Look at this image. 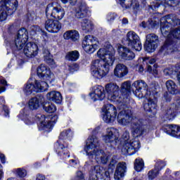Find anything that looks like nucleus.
Wrapping results in <instances>:
<instances>
[{"label":"nucleus","mask_w":180,"mask_h":180,"mask_svg":"<svg viewBox=\"0 0 180 180\" xmlns=\"http://www.w3.org/2000/svg\"><path fill=\"white\" fill-rule=\"evenodd\" d=\"M103 120L105 123H113L117 119L120 126H127L132 122L131 134L134 137H140L144 134L146 121L133 116L131 110L124 108L117 114V109L112 104H107L103 108Z\"/></svg>","instance_id":"f257e3e1"},{"label":"nucleus","mask_w":180,"mask_h":180,"mask_svg":"<svg viewBox=\"0 0 180 180\" xmlns=\"http://www.w3.org/2000/svg\"><path fill=\"white\" fill-rule=\"evenodd\" d=\"M116 52L113 47L101 48L96 53L100 59H95L91 61V74L94 78L101 79L106 77L110 71V67L115 64Z\"/></svg>","instance_id":"f03ea898"},{"label":"nucleus","mask_w":180,"mask_h":180,"mask_svg":"<svg viewBox=\"0 0 180 180\" xmlns=\"http://www.w3.org/2000/svg\"><path fill=\"white\" fill-rule=\"evenodd\" d=\"M160 32L167 38L165 44L162 46L160 51H167L172 47L171 39L180 40V20L175 14H170L160 19Z\"/></svg>","instance_id":"7ed1b4c3"},{"label":"nucleus","mask_w":180,"mask_h":180,"mask_svg":"<svg viewBox=\"0 0 180 180\" xmlns=\"http://www.w3.org/2000/svg\"><path fill=\"white\" fill-rule=\"evenodd\" d=\"M132 86L136 88L135 95L137 98H146L143 108L146 112H152L153 115L157 113V99L154 98V96L151 94V91L148 90V86L143 80L135 81Z\"/></svg>","instance_id":"20e7f679"},{"label":"nucleus","mask_w":180,"mask_h":180,"mask_svg":"<svg viewBox=\"0 0 180 180\" xmlns=\"http://www.w3.org/2000/svg\"><path fill=\"white\" fill-rule=\"evenodd\" d=\"M101 143L96 136H91L86 141L84 151L89 158H95L98 164H107L109 160V155L99 149Z\"/></svg>","instance_id":"39448f33"},{"label":"nucleus","mask_w":180,"mask_h":180,"mask_svg":"<svg viewBox=\"0 0 180 180\" xmlns=\"http://www.w3.org/2000/svg\"><path fill=\"white\" fill-rule=\"evenodd\" d=\"M72 139V131L71 129H66L62 131L59 139L54 145V148L58 155L63 160L70 158V152L68 151V141Z\"/></svg>","instance_id":"423d86ee"},{"label":"nucleus","mask_w":180,"mask_h":180,"mask_svg":"<svg viewBox=\"0 0 180 180\" xmlns=\"http://www.w3.org/2000/svg\"><path fill=\"white\" fill-rule=\"evenodd\" d=\"M122 139L124 141V146L122 148V153L124 154H128V155H133L134 153L139 151L140 150V141L132 139L131 141H129L130 139V133L129 131H125L122 135Z\"/></svg>","instance_id":"0eeeda50"},{"label":"nucleus","mask_w":180,"mask_h":180,"mask_svg":"<svg viewBox=\"0 0 180 180\" xmlns=\"http://www.w3.org/2000/svg\"><path fill=\"white\" fill-rule=\"evenodd\" d=\"M28 39L29 33L27 32V30L21 28L18 30L15 40L8 44L12 50H22L25 47V44L27 42Z\"/></svg>","instance_id":"6e6552de"},{"label":"nucleus","mask_w":180,"mask_h":180,"mask_svg":"<svg viewBox=\"0 0 180 180\" xmlns=\"http://www.w3.org/2000/svg\"><path fill=\"white\" fill-rule=\"evenodd\" d=\"M49 84L46 82H39L36 79L30 78L28 83L24 87V92L26 95H31L33 92H41L46 91Z\"/></svg>","instance_id":"1a4fd4ad"},{"label":"nucleus","mask_w":180,"mask_h":180,"mask_svg":"<svg viewBox=\"0 0 180 180\" xmlns=\"http://www.w3.org/2000/svg\"><path fill=\"white\" fill-rule=\"evenodd\" d=\"M82 46L85 53L94 54V52L96 51L99 47V40L94 36L86 35L82 41Z\"/></svg>","instance_id":"9d476101"},{"label":"nucleus","mask_w":180,"mask_h":180,"mask_svg":"<svg viewBox=\"0 0 180 180\" xmlns=\"http://www.w3.org/2000/svg\"><path fill=\"white\" fill-rule=\"evenodd\" d=\"M46 15L48 19L53 18L56 20H61L65 15V11L60 6H57L56 4H49L46 9Z\"/></svg>","instance_id":"9b49d317"},{"label":"nucleus","mask_w":180,"mask_h":180,"mask_svg":"<svg viewBox=\"0 0 180 180\" xmlns=\"http://www.w3.org/2000/svg\"><path fill=\"white\" fill-rule=\"evenodd\" d=\"M105 91L108 101L121 103L122 101L119 100V86H117V84L115 83H108L105 86Z\"/></svg>","instance_id":"f8f14e48"},{"label":"nucleus","mask_w":180,"mask_h":180,"mask_svg":"<svg viewBox=\"0 0 180 180\" xmlns=\"http://www.w3.org/2000/svg\"><path fill=\"white\" fill-rule=\"evenodd\" d=\"M37 119L40 122V127L43 130H50L54 126V124L58 120V115L44 116L39 114L37 115Z\"/></svg>","instance_id":"ddd939ff"},{"label":"nucleus","mask_w":180,"mask_h":180,"mask_svg":"<svg viewBox=\"0 0 180 180\" xmlns=\"http://www.w3.org/2000/svg\"><path fill=\"white\" fill-rule=\"evenodd\" d=\"M91 174L93 175L90 176V180H110L109 171L101 167L99 165L91 168Z\"/></svg>","instance_id":"4468645a"},{"label":"nucleus","mask_w":180,"mask_h":180,"mask_svg":"<svg viewBox=\"0 0 180 180\" xmlns=\"http://www.w3.org/2000/svg\"><path fill=\"white\" fill-rule=\"evenodd\" d=\"M127 41L128 42V46L136 50V51H141L143 46L141 45V41H140V37L134 31H129L127 34Z\"/></svg>","instance_id":"2eb2a0df"},{"label":"nucleus","mask_w":180,"mask_h":180,"mask_svg":"<svg viewBox=\"0 0 180 180\" xmlns=\"http://www.w3.org/2000/svg\"><path fill=\"white\" fill-rule=\"evenodd\" d=\"M120 136L119 129L111 127L106 129V134L102 136V139L103 141L105 142L106 144H110L114 141L116 143L119 140Z\"/></svg>","instance_id":"dca6fc26"},{"label":"nucleus","mask_w":180,"mask_h":180,"mask_svg":"<svg viewBox=\"0 0 180 180\" xmlns=\"http://www.w3.org/2000/svg\"><path fill=\"white\" fill-rule=\"evenodd\" d=\"M158 44V36L155 34H148L146 35V41L144 44V49L148 53H153L157 49Z\"/></svg>","instance_id":"f3484780"},{"label":"nucleus","mask_w":180,"mask_h":180,"mask_svg":"<svg viewBox=\"0 0 180 180\" xmlns=\"http://www.w3.org/2000/svg\"><path fill=\"white\" fill-rule=\"evenodd\" d=\"M37 75L39 78H42L45 81H49V82H53L55 79L54 74L51 72L46 65H41L38 67L37 70Z\"/></svg>","instance_id":"a211bd4d"},{"label":"nucleus","mask_w":180,"mask_h":180,"mask_svg":"<svg viewBox=\"0 0 180 180\" xmlns=\"http://www.w3.org/2000/svg\"><path fill=\"white\" fill-rule=\"evenodd\" d=\"M180 0H153L150 6L153 11H157L160 6L162 5L165 8L168 6H176L179 5Z\"/></svg>","instance_id":"6ab92c4d"},{"label":"nucleus","mask_w":180,"mask_h":180,"mask_svg":"<svg viewBox=\"0 0 180 180\" xmlns=\"http://www.w3.org/2000/svg\"><path fill=\"white\" fill-rule=\"evenodd\" d=\"M115 49H117L119 56L123 58V60H133L135 57L133 51L120 44H117L115 45Z\"/></svg>","instance_id":"aec40b11"},{"label":"nucleus","mask_w":180,"mask_h":180,"mask_svg":"<svg viewBox=\"0 0 180 180\" xmlns=\"http://www.w3.org/2000/svg\"><path fill=\"white\" fill-rule=\"evenodd\" d=\"M23 53L28 58H33L39 54V46L36 43L28 42L24 47Z\"/></svg>","instance_id":"412c9836"},{"label":"nucleus","mask_w":180,"mask_h":180,"mask_svg":"<svg viewBox=\"0 0 180 180\" xmlns=\"http://www.w3.org/2000/svg\"><path fill=\"white\" fill-rule=\"evenodd\" d=\"M89 96L94 102L96 101H103L105 99V88L102 86H96L93 91L89 94Z\"/></svg>","instance_id":"4be33fe9"},{"label":"nucleus","mask_w":180,"mask_h":180,"mask_svg":"<svg viewBox=\"0 0 180 180\" xmlns=\"http://www.w3.org/2000/svg\"><path fill=\"white\" fill-rule=\"evenodd\" d=\"M45 28L49 33H58L61 30V23L57 20L48 19L45 22Z\"/></svg>","instance_id":"5701e85b"},{"label":"nucleus","mask_w":180,"mask_h":180,"mask_svg":"<svg viewBox=\"0 0 180 180\" xmlns=\"http://www.w3.org/2000/svg\"><path fill=\"white\" fill-rule=\"evenodd\" d=\"M114 75L117 78H123L129 74V69L123 63H117L114 68Z\"/></svg>","instance_id":"b1692460"},{"label":"nucleus","mask_w":180,"mask_h":180,"mask_svg":"<svg viewBox=\"0 0 180 180\" xmlns=\"http://www.w3.org/2000/svg\"><path fill=\"white\" fill-rule=\"evenodd\" d=\"M178 112L180 113V101H177L175 103L170 105L166 113V117L168 120H172L173 117L176 116Z\"/></svg>","instance_id":"393cba45"},{"label":"nucleus","mask_w":180,"mask_h":180,"mask_svg":"<svg viewBox=\"0 0 180 180\" xmlns=\"http://www.w3.org/2000/svg\"><path fill=\"white\" fill-rule=\"evenodd\" d=\"M0 4L6 8L10 14L13 13L18 9V0H2Z\"/></svg>","instance_id":"a878e982"},{"label":"nucleus","mask_w":180,"mask_h":180,"mask_svg":"<svg viewBox=\"0 0 180 180\" xmlns=\"http://www.w3.org/2000/svg\"><path fill=\"white\" fill-rule=\"evenodd\" d=\"M127 170L126 162H122L117 165V167L114 174V179L117 180L122 179L124 176V174Z\"/></svg>","instance_id":"bb28decb"},{"label":"nucleus","mask_w":180,"mask_h":180,"mask_svg":"<svg viewBox=\"0 0 180 180\" xmlns=\"http://www.w3.org/2000/svg\"><path fill=\"white\" fill-rule=\"evenodd\" d=\"M90 15L91 11H89V8H88V6H86V4H81L76 10L75 17L77 19H82L83 18L89 16Z\"/></svg>","instance_id":"cd10ccee"},{"label":"nucleus","mask_w":180,"mask_h":180,"mask_svg":"<svg viewBox=\"0 0 180 180\" xmlns=\"http://www.w3.org/2000/svg\"><path fill=\"white\" fill-rule=\"evenodd\" d=\"M165 131L172 137H180V127L178 125L167 124L163 127Z\"/></svg>","instance_id":"c85d7f7f"},{"label":"nucleus","mask_w":180,"mask_h":180,"mask_svg":"<svg viewBox=\"0 0 180 180\" xmlns=\"http://www.w3.org/2000/svg\"><path fill=\"white\" fill-rule=\"evenodd\" d=\"M65 40H72V41H77L79 40V32L75 30L66 31L63 34Z\"/></svg>","instance_id":"c756f323"},{"label":"nucleus","mask_w":180,"mask_h":180,"mask_svg":"<svg viewBox=\"0 0 180 180\" xmlns=\"http://www.w3.org/2000/svg\"><path fill=\"white\" fill-rule=\"evenodd\" d=\"M46 98L49 101H51L52 102H55V103H61L63 101V96H61V93L59 91H53L46 94Z\"/></svg>","instance_id":"7c9ffc66"},{"label":"nucleus","mask_w":180,"mask_h":180,"mask_svg":"<svg viewBox=\"0 0 180 180\" xmlns=\"http://www.w3.org/2000/svg\"><path fill=\"white\" fill-rule=\"evenodd\" d=\"M41 105V101L37 97L32 98L28 102V108L31 110H36L37 109H39Z\"/></svg>","instance_id":"2f4dec72"},{"label":"nucleus","mask_w":180,"mask_h":180,"mask_svg":"<svg viewBox=\"0 0 180 180\" xmlns=\"http://www.w3.org/2000/svg\"><path fill=\"white\" fill-rule=\"evenodd\" d=\"M18 117H20L27 126H30L34 123V120L29 116L27 112H25V110L20 112Z\"/></svg>","instance_id":"473e14b6"},{"label":"nucleus","mask_w":180,"mask_h":180,"mask_svg":"<svg viewBox=\"0 0 180 180\" xmlns=\"http://www.w3.org/2000/svg\"><path fill=\"white\" fill-rule=\"evenodd\" d=\"M82 29L86 33L92 32V30H94V22L88 19L83 20L82 22Z\"/></svg>","instance_id":"72a5a7b5"},{"label":"nucleus","mask_w":180,"mask_h":180,"mask_svg":"<svg viewBox=\"0 0 180 180\" xmlns=\"http://www.w3.org/2000/svg\"><path fill=\"white\" fill-rule=\"evenodd\" d=\"M68 61H77L79 58V52L78 51H72L68 52L65 56Z\"/></svg>","instance_id":"f704fd0d"},{"label":"nucleus","mask_w":180,"mask_h":180,"mask_svg":"<svg viewBox=\"0 0 180 180\" xmlns=\"http://www.w3.org/2000/svg\"><path fill=\"white\" fill-rule=\"evenodd\" d=\"M166 87L168 92H169V94H172V95H174V94H175V92H176V90L178 89L176 84L172 80H168L167 82H166Z\"/></svg>","instance_id":"c9c22d12"},{"label":"nucleus","mask_w":180,"mask_h":180,"mask_svg":"<svg viewBox=\"0 0 180 180\" xmlns=\"http://www.w3.org/2000/svg\"><path fill=\"white\" fill-rule=\"evenodd\" d=\"M43 54L45 61L49 65H54V59H53V56L50 54V51H49V49H44Z\"/></svg>","instance_id":"e433bc0d"},{"label":"nucleus","mask_w":180,"mask_h":180,"mask_svg":"<svg viewBox=\"0 0 180 180\" xmlns=\"http://www.w3.org/2000/svg\"><path fill=\"white\" fill-rule=\"evenodd\" d=\"M8 15H11V13H8L6 7L4 6L0 3V22H4V20H6Z\"/></svg>","instance_id":"4c0bfd02"},{"label":"nucleus","mask_w":180,"mask_h":180,"mask_svg":"<svg viewBox=\"0 0 180 180\" xmlns=\"http://www.w3.org/2000/svg\"><path fill=\"white\" fill-rule=\"evenodd\" d=\"M43 108L45 112H47L48 113H54V112L57 110V108L56 107V105H54V104L51 103H46L43 105Z\"/></svg>","instance_id":"58836bf2"},{"label":"nucleus","mask_w":180,"mask_h":180,"mask_svg":"<svg viewBox=\"0 0 180 180\" xmlns=\"http://www.w3.org/2000/svg\"><path fill=\"white\" fill-rule=\"evenodd\" d=\"M143 167H144V161H143V159L137 158L135 160L134 169L137 171V172H140V171L143 169Z\"/></svg>","instance_id":"ea45409f"},{"label":"nucleus","mask_w":180,"mask_h":180,"mask_svg":"<svg viewBox=\"0 0 180 180\" xmlns=\"http://www.w3.org/2000/svg\"><path fill=\"white\" fill-rule=\"evenodd\" d=\"M143 63H146L148 67V72H151L153 71V68L150 65V64H154L155 63V58H144Z\"/></svg>","instance_id":"a19ab883"},{"label":"nucleus","mask_w":180,"mask_h":180,"mask_svg":"<svg viewBox=\"0 0 180 180\" xmlns=\"http://www.w3.org/2000/svg\"><path fill=\"white\" fill-rule=\"evenodd\" d=\"M131 88V84L130 83V82H124L121 85V91H122V92H126V91L127 92H129Z\"/></svg>","instance_id":"79ce46f5"},{"label":"nucleus","mask_w":180,"mask_h":180,"mask_svg":"<svg viewBox=\"0 0 180 180\" xmlns=\"http://www.w3.org/2000/svg\"><path fill=\"white\" fill-rule=\"evenodd\" d=\"M158 176V169L155 168V169H152L148 172V178L149 179H154V178H157Z\"/></svg>","instance_id":"37998d69"},{"label":"nucleus","mask_w":180,"mask_h":180,"mask_svg":"<svg viewBox=\"0 0 180 180\" xmlns=\"http://www.w3.org/2000/svg\"><path fill=\"white\" fill-rule=\"evenodd\" d=\"M132 0H120V4L122 8H131Z\"/></svg>","instance_id":"c03bdc74"},{"label":"nucleus","mask_w":180,"mask_h":180,"mask_svg":"<svg viewBox=\"0 0 180 180\" xmlns=\"http://www.w3.org/2000/svg\"><path fill=\"white\" fill-rule=\"evenodd\" d=\"M165 165H167V164L165 162L159 161L156 163L155 168H156V169H158L159 172L160 169H162V168H164Z\"/></svg>","instance_id":"a18cd8bd"},{"label":"nucleus","mask_w":180,"mask_h":180,"mask_svg":"<svg viewBox=\"0 0 180 180\" xmlns=\"http://www.w3.org/2000/svg\"><path fill=\"white\" fill-rule=\"evenodd\" d=\"M17 174L21 178H24V176L25 175H27V172H26V169H17Z\"/></svg>","instance_id":"49530a36"},{"label":"nucleus","mask_w":180,"mask_h":180,"mask_svg":"<svg viewBox=\"0 0 180 180\" xmlns=\"http://www.w3.org/2000/svg\"><path fill=\"white\" fill-rule=\"evenodd\" d=\"M79 68V66L78 65V64L76 63L69 66V70L70 72H75V71H78Z\"/></svg>","instance_id":"de8ad7c7"},{"label":"nucleus","mask_w":180,"mask_h":180,"mask_svg":"<svg viewBox=\"0 0 180 180\" xmlns=\"http://www.w3.org/2000/svg\"><path fill=\"white\" fill-rule=\"evenodd\" d=\"M74 180H85V179L84 178V174H82V172L81 171L77 172Z\"/></svg>","instance_id":"09e8293b"},{"label":"nucleus","mask_w":180,"mask_h":180,"mask_svg":"<svg viewBox=\"0 0 180 180\" xmlns=\"http://www.w3.org/2000/svg\"><path fill=\"white\" fill-rule=\"evenodd\" d=\"M5 85H6V80H0V94L5 92Z\"/></svg>","instance_id":"8fccbe9b"},{"label":"nucleus","mask_w":180,"mask_h":180,"mask_svg":"<svg viewBox=\"0 0 180 180\" xmlns=\"http://www.w3.org/2000/svg\"><path fill=\"white\" fill-rule=\"evenodd\" d=\"M108 22H113L114 19H116V13H110L107 15Z\"/></svg>","instance_id":"3c124183"},{"label":"nucleus","mask_w":180,"mask_h":180,"mask_svg":"<svg viewBox=\"0 0 180 180\" xmlns=\"http://www.w3.org/2000/svg\"><path fill=\"white\" fill-rule=\"evenodd\" d=\"M131 6H132L134 9H139L140 6V4H139V0H135L134 3L132 0Z\"/></svg>","instance_id":"603ef678"},{"label":"nucleus","mask_w":180,"mask_h":180,"mask_svg":"<svg viewBox=\"0 0 180 180\" xmlns=\"http://www.w3.org/2000/svg\"><path fill=\"white\" fill-rule=\"evenodd\" d=\"M38 32H39V28L37 30V27L33 26L31 27L30 33L32 36H34V34H36V33H37Z\"/></svg>","instance_id":"864d4df0"},{"label":"nucleus","mask_w":180,"mask_h":180,"mask_svg":"<svg viewBox=\"0 0 180 180\" xmlns=\"http://www.w3.org/2000/svg\"><path fill=\"white\" fill-rule=\"evenodd\" d=\"M70 164L71 167H75L76 165H78V160H70Z\"/></svg>","instance_id":"5fc2aeb1"},{"label":"nucleus","mask_w":180,"mask_h":180,"mask_svg":"<svg viewBox=\"0 0 180 180\" xmlns=\"http://www.w3.org/2000/svg\"><path fill=\"white\" fill-rule=\"evenodd\" d=\"M46 177L44 175L38 174L37 176V180H45Z\"/></svg>","instance_id":"6e6d98bb"},{"label":"nucleus","mask_w":180,"mask_h":180,"mask_svg":"<svg viewBox=\"0 0 180 180\" xmlns=\"http://www.w3.org/2000/svg\"><path fill=\"white\" fill-rule=\"evenodd\" d=\"M0 160L2 164H5V155L0 153Z\"/></svg>","instance_id":"4d7b16f0"},{"label":"nucleus","mask_w":180,"mask_h":180,"mask_svg":"<svg viewBox=\"0 0 180 180\" xmlns=\"http://www.w3.org/2000/svg\"><path fill=\"white\" fill-rule=\"evenodd\" d=\"M164 74H165V75H171L172 74V72H171V70H169L168 69H165L164 70Z\"/></svg>","instance_id":"13d9d810"},{"label":"nucleus","mask_w":180,"mask_h":180,"mask_svg":"<svg viewBox=\"0 0 180 180\" xmlns=\"http://www.w3.org/2000/svg\"><path fill=\"white\" fill-rule=\"evenodd\" d=\"M4 110L5 112V116H8V115H9V110L8 109V107L4 106Z\"/></svg>","instance_id":"bf43d9fd"},{"label":"nucleus","mask_w":180,"mask_h":180,"mask_svg":"<svg viewBox=\"0 0 180 180\" xmlns=\"http://www.w3.org/2000/svg\"><path fill=\"white\" fill-rule=\"evenodd\" d=\"M165 98L167 101V102L171 101V96L170 95H165Z\"/></svg>","instance_id":"052dcab7"},{"label":"nucleus","mask_w":180,"mask_h":180,"mask_svg":"<svg viewBox=\"0 0 180 180\" xmlns=\"http://www.w3.org/2000/svg\"><path fill=\"white\" fill-rule=\"evenodd\" d=\"M138 71L139 72H143V71H144V68H143V66H141V65L139 66Z\"/></svg>","instance_id":"680f3d73"},{"label":"nucleus","mask_w":180,"mask_h":180,"mask_svg":"<svg viewBox=\"0 0 180 180\" xmlns=\"http://www.w3.org/2000/svg\"><path fill=\"white\" fill-rule=\"evenodd\" d=\"M4 103H5V98L0 97V105H4Z\"/></svg>","instance_id":"e2e57ef3"},{"label":"nucleus","mask_w":180,"mask_h":180,"mask_svg":"<svg viewBox=\"0 0 180 180\" xmlns=\"http://www.w3.org/2000/svg\"><path fill=\"white\" fill-rule=\"evenodd\" d=\"M122 23H123V25H127L129 23V20H127V19H126V18H124L122 20Z\"/></svg>","instance_id":"0e129e2a"},{"label":"nucleus","mask_w":180,"mask_h":180,"mask_svg":"<svg viewBox=\"0 0 180 180\" xmlns=\"http://www.w3.org/2000/svg\"><path fill=\"white\" fill-rule=\"evenodd\" d=\"M99 129H100L99 127H96V128L93 131V134H95V133H98V131H99Z\"/></svg>","instance_id":"69168bd1"},{"label":"nucleus","mask_w":180,"mask_h":180,"mask_svg":"<svg viewBox=\"0 0 180 180\" xmlns=\"http://www.w3.org/2000/svg\"><path fill=\"white\" fill-rule=\"evenodd\" d=\"M2 176H4V172H2V170H0V180L2 179Z\"/></svg>","instance_id":"338daca9"},{"label":"nucleus","mask_w":180,"mask_h":180,"mask_svg":"<svg viewBox=\"0 0 180 180\" xmlns=\"http://www.w3.org/2000/svg\"><path fill=\"white\" fill-rule=\"evenodd\" d=\"M177 79L180 82V72L177 75Z\"/></svg>","instance_id":"774afa93"}]
</instances>
